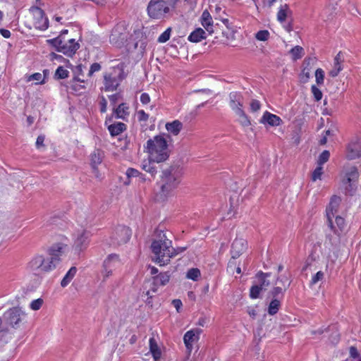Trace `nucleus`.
Returning a JSON list of instances; mask_svg holds the SVG:
<instances>
[{
	"mask_svg": "<svg viewBox=\"0 0 361 361\" xmlns=\"http://www.w3.org/2000/svg\"><path fill=\"white\" fill-rule=\"evenodd\" d=\"M277 283H281L283 286L284 290H286L289 287L290 281H289L287 276L281 275V276L277 277L276 284Z\"/></svg>",
	"mask_w": 361,
	"mask_h": 361,
	"instance_id": "39",
	"label": "nucleus"
},
{
	"mask_svg": "<svg viewBox=\"0 0 361 361\" xmlns=\"http://www.w3.org/2000/svg\"><path fill=\"white\" fill-rule=\"evenodd\" d=\"M262 290V287L259 286L257 284L252 286L250 291V298L252 299L258 298Z\"/></svg>",
	"mask_w": 361,
	"mask_h": 361,
	"instance_id": "41",
	"label": "nucleus"
},
{
	"mask_svg": "<svg viewBox=\"0 0 361 361\" xmlns=\"http://www.w3.org/2000/svg\"><path fill=\"white\" fill-rule=\"evenodd\" d=\"M281 306V301L279 298H274L271 300L268 307V313L270 315H274L277 313Z\"/></svg>",
	"mask_w": 361,
	"mask_h": 361,
	"instance_id": "32",
	"label": "nucleus"
},
{
	"mask_svg": "<svg viewBox=\"0 0 361 361\" xmlns=\"http://www.w3.org/2000/svg\"><path fill=\"white\" fill-rule=\"evenodd\" d=\"M183 128V124L178 120H175L173 122L167 123L166 124V128L168 132L172 133L174 135H177Z\"/></svg>",
	"mask_w": 361,
	"mask_h": 361,
	"instance_id": "28",
	"label": "nucleus"
},
{
	"mask_svg": "<svg viewBox=\"0 0 361 361\" xmlns=\"http://www.w3.org/2000/svg\"><path fill=\"white\" fill-rule=\"evenodd\" d=\"M121 266V262L119 256L116 254L109 255L103 262V269L102 275L103 280H106L113 274L114 271L116 270Z\"/></svg>",
	"mask_w": 361,
	"mask_h": 361,
	"instance_id": "7",
	"label": "nucleus"
},
{
	"mask_svg": "<svg viewBox=\"0 0 361 361\" xmlns=\"http://www.w3.org/2000/svg\"><path fill=\"white\" fill-rule=\"evenodd\" d=\"M159 287V285L158 284V283L157 282L154 277L145 281L143 288L144 290H145L146 295L148 296L147 302H150L149 300L152 298V293H157Z\"/></svg>",
	"mask_w": 361,
	"mask_h": 361,
	"instance_id": "19",
	"label": "nucleus"
},
{
	"mask_svg": "<svg viewBox=\"0 0 361 361\" xmlns=\"http://www.w3.org/2000/svg\"><path fill=\"white\" fill-rule=\"evenodd\" d=\"M149 351L152 355V357L154 361H159L161 356V351L158 346L155 339L154 338H150L149 341Z\"/></svg>",
	"mask_w": 361,
	"mask_h": 361,
	"instance_id": "24",
	"label": "nucleus"
},
{
	"mask_svg": "<svg viewBox=\"0 0 361 361\" xmlns=\"http://www.w3.org/2000/svg\"><path fill=\"white\" fill-rule=\"evenodd\" d=\"M290 53L291 54L293 60H297L302 56L303 49L300 46H295L290 49Z\"/></svg>",
	"mask_w": 361,
	"mask_h": 361,
	"instance_id": "36",
	"label": "nucleus"
},
{
	"mask_svg": "<svg viewBox=\"0 0 361 361\" xmlns=\"http://www.w3.org/2000/svg\"><path fill=\"white\" fill-rule=\"evenodd\" d=\"M247 242L243 238H235L232 243L231 254L233 259L239 257L246 250Z\"/></svg>",
	"mask_w": 361,
	"mask_h": 361,
	"instance_id": "15",
	"label": "nucleus"
},
{
	"mask_svg": "<svg viewBox=\"0 0 361 361\" xmlns=\"http://www.w3.org/2000/svg\"><path fill=\"white\" fill-rule=\"evenodd\" d=\"M250 106L252 112H257L260 109L261 104L258 100L252 99L250 102Z\"/></svg>",
	"mask_w": 361,
	"mask_h": 361,
	"instance_id": "52",
	"label": "nucleus"
},
{
	"mask_svg": "<svg viewBox=\"0 0 361 361\" xmlns=\"http://www.w3.org/2000/svg\"><path fill=\"white\" fill-rule=\"evenodd\" d=\"M323 168L322 166L318 165L317 168L314 170L312 174V180L316 181L318 179H321L322 175L323 173Z\"/></svg>",
	"mask_w": 361,
	"mask_h": 361,
	"instance_id": "44",
	"label": "nucleus"
},
{
	"mask_svg": "<svg viewBox=\"0 0 361 361\" xmlns=\"http://www.w3.org/2000/svg\"><path fill=\"white\" fill-rule=\"evenodd\" d=\"M330 157V153L328 150L323 151L317 160V164L322 166L324 164H325Z\"/></svg>",
	"mask_w": 361,
	"mask_h": 361,
	"instance_id": "42",
	"label": "nucleus"
},
{
	"mask_svg": "<svg viewBox=\"0 0 361 361\" xmlns=\"http://www.w3.org/2000/svg\"><path fill=\"white\" fill-rule=\"evenodd\" d=\"M341 199L340 197L334 195L330 200V202L326 207V217L328 221V225L329 227L335 233H338V231L336 228L334 226L333 224V218L335 216V214L338 212V209L339 207V205L341 204Z\"/></svg>",
	"mask_w": 361,
	"mask_h": 361,
	"instance_id": "9",
	"label": "nucleus"
},
{
	"mask_svg": "<svg viewBox=\"0 0 361 361\" xmlns=\"http://www.w3.org/2000/svg\"><path fill=\"white\" fill-rule=\"evenodd\" d=\"M358 177L357 168L351 166L349 168L348 171L346 173L345 178L344 179L345 183H350L351 181L355 180Z\"/></svg>",
	"mask_w": 361,
	"mask_h": 361,
	"instance_id": "33",
	"label": "nucleus"
},
{
	"mask_svg": "<svg viewBox=\"0 0 361 361\" xmlns=\"http://www.w3.org/2000/svg\"><path fill=\"white\" fill-rule=\"evenodd\" d=\"M284 292V288H283L281 286H276L269 292V295L273 299L279 298L280 295H281V298L283 297Z\"/></svg>",
	"mask_w": 361,
	"mask_h": 361,
	"instance_id": "38",
	"label": "nucleus"
},
{
	"mask_svg": "<svg viewBox=\"0 0 361 361\" xmlns=\"http://www.w3.org/2000/svg\"><path fill=\"white\" fill-rule=\"evenodd\" d=\"M33 14L35 16V26L41 30H45L49 27L48 18L45 16L42 9L35 7L33 8Z\"/></svg>",
	"mask_w": 361,
	"mask_h": 361,
	"instance_id": "13",
	"label": "nucleus"
},
{
	"mask_svg": "<svg viewBox=\"0 0 361 361\" xmlns=\"http://www.w3.org/2000/svg\"><path fill=\"white\" fill-rule=\"evenodd\" d=\"M291 14V11L290 10L288 6L285 4L281 6L277 13V20L280 23H283L288 16Z\"/></svg>",
	"mask_w": 361,
	"mask_h": 361,
	"instance_id": "29",
	"label": "nucleus"
},
{
	"mask_svg": "<svg viewBox=\"0 0 361 361\" xmlns=\"http://www.w3.org/2000/svg\"><path fill=\"white\" fill-rule=\"evenodd\" d=\"M51 43L57 48V51L63 53L68 56H72L75 54L80 46L74 39H70L64 41L60 37L51 40Z\"/></svg>",
	"mask_w": 361,
	"mask_h": 361,
	"instance_id": "6",
	"label": "nucleus"
},
{
	"mask_svg": "<svg viewBox=\"0 0 361 361\" xmlns=\"http://www.w3.org/2000/svg\"><path fill=\"white\" fill-rule=\"evenodd\" d=\"M269 32L268 30H264L257 32L255 35V37L259 41H267L269 37Z\"/></svg>",
	"mask_w": 361,
	"mask_h": 361,
	"instance_id": "43",
	"label": "nucleus"
},
{
	"mask_svg": "<svg viewBox=\"0 0 361 361\" xmlns=\"http://www.w3.org/2000/svg\"><path fill=\"white\" fill-rule=\"evenodd\" d=\"M200 276V271L197 268L190 269L186 274V277L192 281H197Z\"/></svg>",
	"mask_w": 361,
	"mask_h": 361,
	"instance_id": "37",
	"label": "nucleus"
},
{
	"mask_svg": "<svg viewBox=\"0 0 361 361\" xmlns=\"http://www.w3.org/2000/svg\"><path fill=\"white\" fill-rule=\"evenodd\" d=\"M171 29L167 28L158 38V42L160 43H164L167 42L171 36Z\"/></svg>",
	"mask_w": 361,
	"mask_h": 361,
	"instance_id": "47",
	"label": "nucleus"
},
{
	"mask_svg": "<svg viewBox=\"0 0 361 361\" xmlns=\"http://www.w3.org/2000/svg\"><path fill=\"white\" fill-rule=\"evenodd\" d=\"M147 149L150 160L154 163L164 161L169 157L167 141L160 135H157L153 139L147 140Z\"/></svg>",
	"mask_w": 361,
	"mask_h": 361,
	"instance_id": "4",
	"label": "nucleus"
},
{
	"mask_svg": "<svg viewBox=\"0 0 361 361\" xmlns=\"http://www.w3.org/2000/svg\"><path fill=\"white\" fill-rule=\"evenodd\" d=\"M120 84L116 77H112L111 75L104 76V90L105 91L112 92L117 89Z\"/></svg>",
	"mask_w": 361,
	"mask_h": 361,
	"instance_id": "21",
	"label": "nucleus"
},
{
	"mask_svg": "<svg viewBox=\"0 0 361 361\" xmlns=\"http://www.w3.org/2000/svg\"><path fill=\"white\" fill-rule=\"evenodd\" d=\"M259 122L270 126H279L282 123V120L279 116L267 111L263 114Z\"/></svg>",
	"mask_w": 361,
	"mask_h": 361,
	"instance_id": "18",
	"label": "nucleus"
},
{
	"mask_svg": "<svg viewBox=\"0 0 361 361\" xmlns=\"http://www.w3.org/2000/svg\"><path fill=\"white\" fill-rule=\"evenodd\" d=\"M350 358L349 359H358L361 358L357 348L354 346L350 348Z\"/></svg>",
	"mask_w": 361,
	"mask_h": 361,
	"instance_id": "55",
	"label": "nucleus"
},
{
	"mask_svg": "<svg viewBox=\"0 0 361 361\" xmlns=\"http://www.w3.org/2000/svg\"><path fill=\"white\" fill-rule=\"evenodd\" d=\"M137 119L140 122L147 121L149 118V115L145 113L144 110H139L137 113Z\"/></svg>",
	"mask_w": 361,
	"mask_h": 361,
	"instance_id": "53",
	"label": "nucleus"
},
{
	"mask_svg": "<svg viewBox=\"0 0 361 361\" xmlns=\"http://www.w3.org/2000/svg\"><path fill=\"white\" fill-rule=\"evenodd\" d=\"M152 162L153 161H151L149 158L148 161H144L142 164V169L146 172L150 173L152 176H154L157 173V170L153 166Z\"/></svg>",
	"mask_w": 361,
	"mask_h": 361,
	"instance_id": "34",
	"label": "nucleus"
},
{
	"mask_svg": "<svg viewBox=\"0 0 361 361\" xmlns=\"http://www.w3.org/2000/svg\"><path fill=\"white\" fill-rule=\"evenodd\" d=\"M311 92H312L316 101H319L322 99V92L318 87H316V85H312Z\"/></svg>",
	"mask_w": 361,
	"mask_h": 361,
	"instance_id": "48",
	"label": "nucleus"
},
{
	"mask_svg": "<svg viewBox=\"0 0 361 361\" xmlns=\"http://www.w3.org/2000/svg\"><path fill=\"white\" fill-rule=\"evenodd\" d=\"M173 307L176 309L177 312H179L183 305L182 302L179 299H175L172 301Z\"/></svg>",
	"mask_w": 361,
	"mask_h": 361,
	"instance_id": "59",
	"label": "nucleus"
},
{
	"mask_svg": "<svg viewBox=\"0 0 361 361\" xmlns=\"http://www.w3.org/2000/svg\"><path fill=\"white\" fill-rule=\"evenodd\" d=\"M140 102L142 104H147L150 102V97L147 93H142L140 95Z\"/></svg>",
	"mask_w": 361,
	"mask_h": 361,
	"instance_id": "58",
	"label": "nucleus"
},
{
	"mask_svg": "<svg viewBox=\"0 0 361 361\" xmlns=\"http://www.w3.org/2000/svg\"><path fill=\"white\" fill-rule=\"evenodd\" d=\"M101 69V66L98 63H94L91 65L89 71V75H92L94 72L99 71Z\"/></svg>",
	"mask_w": 361,
	"mask_h": 361,
	"instance_id": "57",
	"label": "nucleus"
},
{
	"mask_svg": "<svg viewBox=\"0 0 361 361\" xmlns=\"http://www.w3.org/2000/svg\"><path fill=\"white\" fill-rule=\"evenodd\" d=\"M335 222L338 228V230L336 229L338 231V235L340 234L339 231H343L344 227H345V220L343 218L339 216H336V219H335Z\"/></svg>",
	"mask_w": 361,
	"mask_h": 361,
	"instance_id": "49",
	"label": "nucleus"
},
{
	"mask_svg": "<svg viewBox=\"0 0 361 361\" xmlns=\"http://www.w3.org/2000/svg\"><path fill=\"white\" fill-rule=\"evenodd\" d=\"M126 173L128 178L138 177L140 175V172L139 171L133 168L128 169Z\"/></svg>",
	"mask_w": 361,
	"mask_h": 361,
	"instance_id": "54",
	"label": "nucleus"
},
{
	"mask_svg": "<svg viewBox=\"0 0 361 361\" xmlns=\"http://www.w3.org/2000/svg\"><path fill=\"white\" fill-rule=\"evenodd\" d=\"M315 78L317 85H322L324 78V72L322 68H317L315 71Z\"/></svg>",
	"mask_w": 361,
	"mask_h": 361,
	"instance_id": "46",
	"label": "nucleus"
},
{
	"mask_svg": "<svg viewBox=\"0 0 361 361\" xmlns=\"http://www.w3.org/2000/svg\"><path fill=\"white\" fill-rule=\"evenodd\" d=\"M270 276L271 273H264L261 271L256 274L257 285L262 287V290H266L271 285V281L268 279Z\"/></svg>",
	"mask_w": 361,
	"mask_h": 361,
	"instance_id": "22",
	"label": "nucleus"
},
{
	"mask_svg": "<svg viewBox=\"0 0 361 361\" xmlns=\"http://www.w3.org/2000/svg\"><path fill=\"white\" fill-rule=\"evenodd\" d=\"M120 97V95L119 94H112L111 96H109V100L110 102L114 104L115 105V104L116 103V102L118 101V99H119Z\"/></svg>",
	"mask_w": 361,
	"mask_h": 361,
	"instance_id": "62",
	"label": "nucleus"
},
{
	"mask_svg": "<svg viewBox=\"0 0 361 361\" xmlns=\"http://www.w3.org/2000/svg\"><path fill=\"white\" fill-rule=\"evenodd\" d=\"M131 237V230L125 226H118L113 234V240L118 245L126 243Z\"/></svg>",
	"mask_w": 361,
	"mask_h": 361,
	"instance_id": "11",
	"label": "nucleus"
},
{
	"mask_svg": "<svg viewBox=\"0 0 361 361\" xmlns=\"http://www.w3.org/2000/svg\"><path fill=\"white\" fill-rule=\"evenodd\" d=\"M90 233L82 230L78 231L77 237L74 241L73 247L78 252H80L85 249L89 244Z\"/></svg>",
	"mask_w": 361,
	"mask_h": 361,
	"instance_id": "14",
	"label": "nucleus"
},
{
	"mask_svg": "<svg viewBox=\"0 0 361 361\" xmlns=\"http://www.w3.org/2000/svg\"><path fill=\"white\" fill-rule=\"evenodd\" d=\"M68 71L65 69L63 66H59L56 71L55 77L59 79H64L68 76Z\"/></svg>",
	"mask_w": 361,
	"mask_h": 361,
	"instance_id": "40",
	"label": "nucleus"
},
{
	"mask_svg": "<svg viewBox=\"0 0 361 361\" xmlns=\"http://www.w3.org/2000/svg\"><path fill=\"white\" fill-rule=\"evenodd\" d=\"M128 33L123 24H117L111 31L109 37V42L111 44L121 47L126 42Z\"/></svg>",
	"mask_w": 361,
	"mask_h": 361,
	"instance_id": "8",
	"label": "nucleus"
},
{
	"mask_svg": "<svg viewBox=\"0 0 361 361\" xmlns=\"http://www.w3.org/2000/svg\"><path fill=\"white\" fill-rule=\"evenodd\" d=\"M244 97L240 92H231L228 94V104L234 113L244 109Z\"/></svg>",
	"mask_w": 361,
	"mask_h": 361,
	"instance_id": "12",
	"label": "nucleus"
},
{
	"mask_svg": "<svg viewBox=\"0 0 361 361\" xmlns=\"http://www.w3.org/2000/svg\"><path fill=\"white\" fill-rule=\"evenodd\" d=\"M207 38V34L205 31L201 27L196 28L193 32L188 36V39L191 42H200L202 39Z\"/></svg>",
	"mask_w": 361,
	"mask_h": 361,
	"instance_id": "23",
	"label": "nucleus"
},
{
	"mask_svg": "<svg viewBox=\"0 0 361 361\" xmlns=\"http://www.w3.org/2000/svg\"><path fill=\"white\" fill-rule=\"evenodd\" d=\"M181 171L178 166H171L161 172L159 185L160 195L164 198L172 195L180 183Z\"/></svg>",
	"mask_w": 361,
	"mask_h": 361,
	"instance_id": "3",
	"label": "nucleus"
},
{
	"mask_svg": "<svg viewBox=\"0 0 361 361\" xmlns=\"http://www.w3.org/2000/svg\"><path fill=\"white\" fill-rule=\"evenodd\" d=\"M173 7V0H150L147 10L151 18L161 20L169 16Z\"/></svg>",
	"mask_w": 361,
	"mask_h": 361,
	"instance_id": "5",
	"label": "nucleus"
},
{
	"mask_svg": "<svg viewBox=\"0 0 361 361\" xmlns=\"http://www.w3.org/2000/svg\"><path fill=\"white\" fill-rule=\"evenodd\" d=\"M103 159V152L99 149L94 150L90 156V161L92 169L97 172V166L100 164Z\"/></svg>",
	"mask_w": 361,
	"mask_h": 361,
	"instance_id": "25",
	"label": "nucleus"
},
{
	"mask_svg": "<svg viewBox=\"0 0 361 361\" xmlns=\"http://www.w3.org/2000/svg\"><path fill=\"white\" fill-rule=\"evenodd\" d=\"M44 140H45L44 135H41L37 137V140H36V147L37 149H40L41 147H44Z\"/></svg>",
	"mask_w": 361,
	"mask_h": 361,
	"instance_id": "56",
	"label": "nucleus"
},
{
	"mask_svg": "<svg viewBox=\"0 0 361 361\" xmlns=\"http://www.w3.org/2000/svg\"><path fill=\"white\" fill-rule=\"evenodd\" d=\"M31 80H36L37 82H39L40 83H43L44 82V77L41 73H35L30 75V77L28 78L27 81H31Z\"/></svg>",
	"mask_w": 361,
	"mask_h": 361,
	"instance_id": "51",
	"label": "nucleus"
},
{
	"mask_svg": "<svg viewBox=\"0 0 361 361\" xmlns=\"http://www.w3.org/2000/svg\"><path fill=\"white\" fill-rule=\"evenodd\" d=\"M76 272V267H72L61 280V286L63 288L67 286L68 284L72 281V279L75 276Z\"/></svg>",
	"mask_w": 361,
	"mask_h": 361,
	"instance_id": "30",
	"label": "nucleus"
},
{
	"mask_svg": "<svg viewBox=\"0 0 361 361\" xmlns=\"http://www.w3.org/2000/svg\"><path fill=\"white\" fill-rule=\"evenodd\" d=\"M43 300L41 298H38L32 300L30 305V307L33 310H38L41 308Z\"/></svg>",
	"mask_w": 361,
	"mask_h": 361,
	"instance_id": "50",
	"label": "nucleus"
},
{
	"mask_svg": "<svg viewBox=\"0 0 361 361\" xmlns=\"http://www.w3.org/2000/svg\"><path fill=\"white\" fill-rule=\"evenodd\" d=\"M344 60L343 54L340 51L337 54V55L334 58V62H338V63H341V62Z\"/></svg>",
	"mask_w": 361,
	"mask_h": 361,
	"instance_id": "61",
	"label": "nucleus"
},
{
	"mask_svg": "<svg viewBox=\"0 0 361 361\" xmlns=\"http://www.w3.org/2000/svg\"><path fill=\"white\" fill-rule=\"evenodd\" d=\"M158 284L160 286H165L170 279V275L168 272L161 273L160 274L154 276Z\"/></svg>",
	"mask_w": 361,
	"mask_h": 361,
	"instance_id": "35",
	"label": "nucleus"
},
{
	"mask_svg": "<svg viewBox=\"0 0 361 361\" xmlns=\"http://www.w3.org/2000/svg\"><path fill=\"white\" fill-rule=\"evenodd\" d=\"M129 107L126 103H121L114 109V114L116 118L125 120L129 116Z\"/></svg>",
	"mask_w": 361,
	"mask_h": 361,
	"instance_id": "26",
	"label": "nucleus"
},
{
	"mask_svg": "<svg viewBox=\"0 0 361 361\" xmlns=\"http://www.w3.org/2000/svg\"><path fill=\"white\" fill-rule=\"evenodd\" d=\"M126 129V126L123 123L118 122L110 125L108 130L111 136H117Z\"/></svg>",
	"mask_w": 361,
	"mask_h": 361,
	"instance_id": "27",
	"label": "nucleus"
},
{
	"mask_svg": "<svg viewBox=\"0 0 361 361\" xmlns=\"http://www.w3.org/2000/svg\"><path fill=\"white\" fill-rule=\"evenodd\" d=\"M346 156L350 160L355 159L361 156V140L357 139L348 145Z\"/></svg>",
	"mask_w": 361,
	"mask_h": 361,
	"instance_id": "17",
	"label": "nucleus"
},
{
	"mask_svg": "<svg viewBox=\"0 0 361 361\" xmlns=\"http://www.w3.org/2000/svg\"><path fill=\"white\" fill-rule=\"evenodd\" d=\"M340 73V71H338V70H337L336 68H333V69H332L331 71H330V72H329V75H330L331 77L334 78V77L337 76V75H338V73Z\"/></svg>",
	"mask_w": 361,
	"mask_h": 361,
	"instance_id": "64",
	"label": "nucleus"
},
{
	"mask_svg": "<svg viewBox=\"0 0 361 361\" xmlns=\"http://www.w3.org/2000/svg\"><path fill=\"white\" fill-rule=\"evenodd\" d=\"M0 34L4 38H9L11 37V32L8 30H6L4 28L0 29Z\"/></svg>",
	"mask_w": 361,
	"mask_h": 361,
	"instance_id": "60",
	"label": "nucleus"
},
{
	"mask_svg": "<svg viewBox=\"0 0 361 361\" xmlns=\"http://www.w3.org/2000/svg\"><path fill=\"white\" fill-rule=\"evenodd\" d=\"M202 330L200 329H194L187 331L183 336V341L186 348L190 352L192 348V343L197 341Z\"/></svg>",
	"mask_w": 361,
	"mask_h": 361,
	"instance_id": "16",
	"label": "nucleus"
},
{
	"mask_svg": "<svg viewBox=\"0 0 361 361\" xmlns=\"http://www.w3.org/2000/svg\"><path fill=\"white\" fill-rule=\"evenodd\" d=\"M151 249L152 259L159 266L169 264L171 259L178 255V252L172 246L171 240L161 231L157 232V238L152 243Z\"/></svg>",
	"mask_w": 361,
	"mask_h": 361,
	"instance_id": "2",
	"label": "nucleus"
},
{
	"mask_svg": "<svg viewBox=\"0 0 361 361\" xmlns=\"http://www.w3.org/2000/svg\"><path fill=\"white\" fill-rule=\"evenodd\" d=\"M24 316L23 311L20 307H13L7 310L4 318L10 326L16 327L21 322L22 317Z\"/></svg>",
	"mask_w": 361,
	"mask_h": 361,
	"instance_id": "10",
	"label": "nucleus"
},
{
	"mask_svg": "<svg viewBox=\"0 0 361 361\" xmlns=\"http://www.w3.org/2000/svg\"><path fill=\"white\" fill-rule=\"evenodd\" d=\"M67 245L56 243L49 248L47 255L35 256L28 263V268L36 274L49 272L54 269L61 261V257L67 250Z\"/></svg>",
	"mask_w": 361,
	"mask_h": 361,
	"instance_id": "1",
	"label": "nucleus"
},
{
	"mask_svg": "<svg viewBox=\"0 0 361 361\" xmlns=\"http://www.w3.org/2000/svg\"><path fill=\"white\" fill-rule=\"evenodd\" d=\"M200 21L204 29L211 35L214 32L213 30V19L207 10H204L201 16Z\"/></svg>",
	"mask_w": 361,
	"mask_h": 361,
	"instance_id": "20",
	"label": "nucleus"
},
{
	"mask_svg": "<svg viewBox=\"0 0 361 361\" xmlns=\"http://www.w3.org/2000/svg\"><path fill=\"white\" fill-rule=\"evenodd\" d=\"M235 114L238 116V121L242 126L248 127L251 125V122L244 109L238 111Z\"/></svg>",
	"mask_w": 361,
	"mask_h": 361,
	"instance_id": "31",
	"label": "nucleus"
},
{
	"mask_svg": "<svg viewBox=\"0 0 361 361\" xmlns=\"http://www.w3.org/2000/svg\"><path fill=\"white\" fill-rule=\"evenodd\" d=\"M100 104H101V109H100L101 112H102V113L106 112L107 102H106V100L104 98H102V100Z\"/></svg>",
	"mask_w": 361,
	"mask_h": 361,
	"instance_id": "63",
	"label": "nucleus"
},
{
	"mask_svg": "<svg viewBox=\"0 0 361 361\" xmlns=\"http://www.w3.org/2000/svg\"><path fill=\"white\" fill-rule=\"evenodd\" d=\"M324 274L322 271H319L314 274L311 281H310V286H314L316 283H317L319 281H322L324 279Z\"/></svg>",
	"mask_w": 361,
	"mask_h": 361,
	"instance_id": "45",
	"label": "nucleus"
}]
</instances>
